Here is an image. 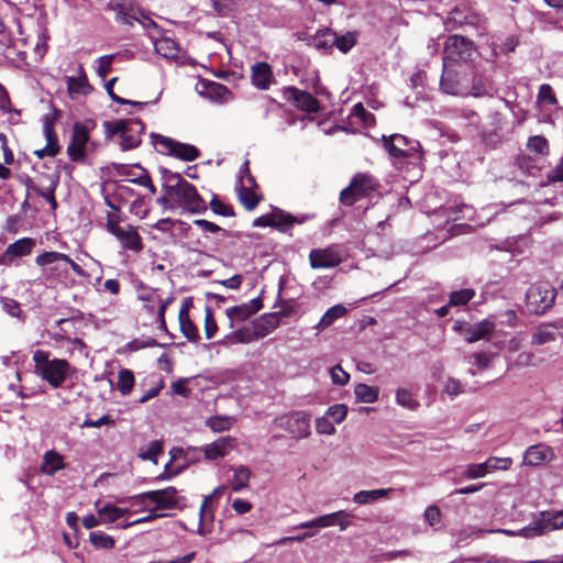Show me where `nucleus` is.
<instances>
[{
  "label": "nucleus",
  "instance_id": "f257e3e1",
  "mask_svg": "<svg viewBox=\"0 0 563 563\" xmlns=\"http://www.w3.org/2000/svg\"><path fill=\"white\" fill-rule=\"evenodd\" d=\"M164 195L157 199V203L164 209H181L188 213H205L208 205L200 196L195 185L187 181L178 173L166 168L162 169Z\"/></svg>",
  "mask_w": 563,
  "mask_h": 563
},
{
  "label": "nucleus",
  "instance_id": "f03ea898",
  "mask_svg": "<svg viewBox=\"0 0 563 563\" xmlns=\"http://www.w3.org/2000/svg\"><path fill=\"white\" fill-rule=\"evenodd\" d=\"M34 373L46 382L52 388H59L76 368L65 358H51V352L36 350L32 356Z\"/></svg>",
  "mask_w": 563,
  "mask_h": 563
},
{
  "label": "nucleus",
  "instance_id": "7ed1b4c3",
  "mask_svg": "<svg viewBox=\"0 0 563 563\" xmlns=\"http://www.w3.org/2000/svg\"><path fill=\"white\" fill-rule=\"evenodd\" d=\"M107 137L119 135L121 150L130 151L142 143V134L145 132V124L141 119H121L103 122Z\"/></svg>",
  "mask_w": 563,
  "mask_h": 563
},
{
  "label": "nucleus",
  "instance_id": "20e7f679",
  "mask_svg": "<svg viewBox=\"0 0 563 563\" xmlns=\"http://www.w3.org/2000/svg\"><path fill=\"white\" fill-rule=\"evenodd\" d=\"M556 295V289L549 282L533 283L526 291V307L531 314L542 316L554 306Z\"/></svg>",
  "mask_w": 563,
  "mask_h": 563
},
{
  "label": "nucleus",
  "instance_id": "39448f33",
  "mask_svg": "<svg viewBox=\"0 0 563 563\" xmlns=\"http://www.w3.org/2000/svg\"><path fill=\"white\" fill-rule=\"evenodd\" d=\"M151 139L156 151L162 155L173 156L184 162H192L200 156V151L195 145L157 133H151Z\"/></svg>",
  "mask_w": 563,
  "mask_h": 563
},
{
  "label": "nucleus",
  "instance_id": "423d86ee",
  "mask_svg": "<svg viewBox=\"0 0 563 563\" xmlns=\"http://www.w3.org/2000/svg\"><path fill=\"white\" fill-rule=\"evenodd\" d=\"M383 146L393 159L420 161L422 158L420 143L401 134L384 135Z\"/></svg>",
  "mask_w": 563,
  "mask_h": 563
},
{
  "label": "nucleus",
  "instance_id": "0eeeda50",
  "mask_svg": "<svg viewBox=\"0 0 563 563\" xmlns=\"http://www.w3.org/2000/svg\"><path fill=\"white\" fill-rule=\"evenodd\" d=\"M378 187L377 180L364 173H357L350 185L340 192V202L344 206H353L358 199L367 197Z\"/></svg>",
  "mask_w": 563,
  "mask_h": 563
},
{
  "label": "nucleus",
  "instance_id": "6e6552de",
  "mask_svg": "<svg viewBox=\"0 0 563 563\" xmlns=\"http://www.w3.org/2000/svg\"><path fill=\"white\" fill-rule=\"evenodd\" d=\"M89 142V128L81 122H75L71 129L70 142L66 150L67 155L73 163H87V150Z\"/></svg>",
  "mask_w": 563,
  "mask_h": 563
},
{
  "label": "nucleus",
  "instance_id": "1a4fd4ad",
  "mask_svg": "<svg viewBox=\"0 0 563 563\" xmlns=\"http://www.w3.org/2000/svg\"><path fill=\"white\" fill-rule=\"evenodd\" d=\"M473 42L462 35H450L443 49V59L449 63L466 62L473 54Z\"/></svg>",
  "mask_w": 563,
  "mask_h": 563
},
{
  "label": "nucleus",
  "instance_id": "9d476101",
  "mask_svg": "<svg viewBox=\"0 0 563 563\" xmlns=\"http://www.w3.org/2000/svg\"><path fill=\"white\" fill-rule=\"evenodd\" d=\"M453 330L463 335L466 342L474 343L490 335L495 330V323L487 319L474 324L456 320L453 324Z\"/></svg>",
  "mask_w": 563,
  "mask_h": 563
},
{
  "label": "nucleus",
  "instance_id": "9b49d317",
  "mask_svg": "<svg viewBox=\"0 0 563 563\" xmlns=\"http://www.w3.org/2000/svg\"><path fill=\"white\" fill-rule=\"evenodd\" d=\"M177 494L178 490L174 486H168L164 489L144 492L134 498L139 499L141 503L148 500L151 504H154L158 510H170L177 507Z\"/></svg>",
  "mask_w": 563,
  "mask_h": 563
},
{
  "label": "nucleus",
  "instance_id": "f8f14e48",
  "mask_svg": "<svg viewBox=\"0 0 563 563\" xmlns=\"http://www.w3.org/2000/svg\"><path fill=\"white\" fill-rule=\"evenodd\" d=\"M283 96L286 101L290 102L300 111L308 113H318L320 111L319 100L308 91L288 86L283 89Z\"/></svg>",
  "mask_w": 563,
  "mask_h": 563
},
{
  "label": "nucleus",
  "instance_id": "ddd939ff",
  "mask_svg": "<svg viewBox=\"0 0 563 563\" xmlns=\"http://www.w3.org/2000/svg\"><path fill=\"white\" fill-rule=\"evenodd\" d=\"M280 426L296 439H305L310 434V416L303 411H295L280 419Z\"/></svg>",
  "mask_w": 563,
  "mask_h": 563
},
{
  "label": "nucleus",
  "instance_id": "4468645a",
  "mask_svg": "<svg viewBox=\"0 0 563 563\" xmlns=\"http://www.w3.org/2000/svg\"><path fill=\"white\" fill-rule=\"evenodd\" d=\"M310 266L314 269L333 268L342 263L340 252L335 246L313 249L309 253Z\"/></svg>",
  "mask_w": 563,
  "mask_h": 563
},
{
  "label": "nucleus",
  "instance_id": "2eb2a0df",
  "mask_svg": "<svg viewBox=\"0 0 563 563\" xmlns=\"http://www.w3.org/2000/svg\"><path fill=\"white\" fill-rule=\"evenodd\" d=\"M263 307L261 297H256L249 302L228 308L225 314L230 321V328L234 327L235 322H243L258 312Z\"/></svg>",
  "mask_w": 563,
  "mask_h": 563
},
{
  "label": "nucleus",
  "instance_id": "dca6fc26",
  "mask_svg": "<svg viewBox=\"0 0 563 563\" xmlns=\"http://www.w3.org/2000/svg\"><path fill=\"white\" fill-rule=\"evenodd\" d=\"M62 254L56 251H46L35 257V264L44 268L46 279L62 280L68 276L67 264L64 261H49L46 263L42 257L47 255Z\"/></svg>",
  "mask_w": 563,
  "mask_h": 563
},
{
  "label": "nucleus",
  "instance_id": "f3484780",
  "mask_svg": "<svg viewBox=\"0 0 563 563\" xmlns=\"http://www.w3.org/2000/svg\"><path fill=\"white\" fill-rule=\"evenodd\" d=\"M120 242L122 249L132 251L134 253H140L143 247V241L141 235L139 234L135 227L132 224H126L122 227L119 231L112 234Z\"/></svg>",
  "mask_w": 563,
  "mask_h": 563
},
{
  "label": "nucleus",
  "instance_id": "a211bd4d",
  "mask_svg": "<svg viewBox=\"0 0 563 563\" xmlns=\"http://www.w3.org/2000/svg\"><path fill=\"white\" fill-rule=\"evenodd\" d=\"M563 528V510L550 512L541 511L540 517L534 522L533 530L536 534L542 536L550 530Z\"/></svg>",
  "mask_w": 563,
  "mask_h": 563
},
{
  "label": "nucleus",
  "instance_id": "6ab92c4d",
  "mask_svg": "<svg viewBox=\"0 0 563 563\" xmlns=\"http://www.w3.org/2000/svg\"><path fill=\"white\" fill-rule=\"evenodd\" d=\"M252 84L261 90H267L275 81L272 67L266 62H256L251 68Z\"/></svg>",
  "mask_w": 563,
  "mask_h": 563
},
{
  "label": "nucleus",
  "instance_id": "aec40b11",
  "mask_svg": "<svg viewBox=\"0 0 563 563\" xmlns=\"http://www.w3.org/2000/svg\"><path fill=\"white\" fill-rule=\"evenodd\" d=\"M43 178L48 180V186L40 188L36 185H34V183L31 179H29L26 183V187L29 189H32L37 196L43 197L49 203L51 208L53 210H56L58 203L55 198V190L58 185L59 178L58 176L47 174H44Z\"/></svg>",
  "mask_w": 563,
  "mask_h": 563
},
{
  "label": "nucleus",
  "instance_id": "412c9836",
  "mask_svg": "<svg viewBox=\"0 0 563 563\" xmlns=\"http://www.w3.org/2000/svg\"><path fill=\"white\" fill-rule=\"evenodd\" d=\"M67 91L70 96L80 95L88 96L92 92L93 87L90 85L86 70L81 64L78 65V76L67 77Z\"/></svg>",
  "mask_w": 563,
  "mask_h": 563
},
{
  "label": "nucleus",
  "instance_id": "4be33fe9",
  "mask_svg": "<svg viewBox=\"0 0 563 563\" xmlns=\"http://www.w3.org/2000/svg\"><path fill=\"white\" fill-rule=\"evenodd\" d=\"M554 453L551 446L539 443L527 449L523 461L527 465L537 466L545 462L548 459H552Z\"/></svg>",
  "mask_w": 563,
  "mask_h": 563
},
{
  "label": "nucleus",
  "instance_id": "5701e85b",
  "mask_svg": "<svg viewBox=\"0 0 563 563\" xmlns=\"http://www.w3.org/2000/svg\"><path fill=\"white\" fill-rule=\"evenodd\" d=\"M234 438L232 437H221L212 443L206 445L203 452L205 457L207 460L213 461L219 457L225 456L230 450L233 448Z\"/></svg>",
  "mask_w": 563,
  "mask_h": 563
},
{
  "label": "nucleus",
  "instance_id": "b1692460",
  "mask_svg": "<svg viewBox=\"0 0 563 563\" xmlns=\"http://www.w3.org/2000/svg\"><path fill=\"white\" fill-rule=\"evenodd\" d=\"M65 467L66 464L64 456L55 450H49L43 455V463L40 467V472L44 475L53 476Z\"/></svg>",
  "mask_w": 563,
  "mask_h": 563
},
{
  "label": "nucleus",
  "instance_id": "393cba45",
  "mask_svg": "<svg viewBox=\"0 0 563 563\" xmlns=\"http://www.w3.org/2000/svg\"><path fill=\"white\" fill-rule=\"evenodd\" d=\"M494 82L489 76L475 73L472 79L471 95L475 98L492 97Z\"/></svg>",
  "mask_w": 563,
  "mask_h": 563
},
{
  "label": "nucleus",
  "instance_id": "a878e982",
  "mask_svg": "<svg viewBox=\"0 0 563 563\" xmlns=\"http://www.w3.org/2000/svg\"><path fill=\"white\" fill-rule=\"evenodd\" d=\"M35 240L32 238H22L5 249V257H9V262H13L16 257H23L31 254L35 246Z\"/></svg>",
  "mask_w": 563,
  "mask_h": 563
},
{
  "label": "nucleus",
  "instance_id": "bb28decb",
  "mask_svg": "<svg viewBox=\"0 0 563 563\" xmlns=\"http://www.w3.org/2000/svg\"><path fill=\"white\" fill-rule=\"evenodd\" d=\"M108 9L115 13V21L122 24H132V4L130 0H109Z\"/></svg>",
  "mask_w": 563,
  "mask_h": 563
},
{
  "label": "nucleus",
  "instance_id": "cd10ccee",
  "mask_svg": "<svg viewBox=\"0 0 563 563\" xmlns=\"http://www.w3.org/2000/svg\"><path fill=\"white\" fill-rule=\"evenodd\" d=\"M353 516L344 510H339L332 514L318 517L319 527L325 528L338 525L340 530H345L351 525Z\"/></svg>",
  "mask_w": 563,
  "mask_h": 563
},
{
  "label": "nucleus",
  "instance_id": "c85d7f7f",
  "mask_svg": "<svg viewBox=\"0 0 563 563\" xmlns=\"http://www.w3.org/2000/svg\"><path fill=\"white\" fill-rule=\"evenodd\" d=\"M335 43V32L331 29L319 30L314 36L311 37V43L314 48L325 53L331 52Z\"/></svg>",
  "mask_w": 563,
  "mask_h": 563
},
{
  "label": "nucleus",
  "instance_id": "c756f323",
  "mask_svg": "<svg viewBox=\"0 0 563 563\" xmlns=\"http://www.w3.org/2000/svg\"><path fill=\"white\" fill-rule=\"evenodd\" d=\"M155 51L161 56L167 59L178 58L180 53V47L176 41L170 37H161L154 44Z\"/></svg>",
  "mask_w": 563,
  "mask_h": 563
},
{
  "label": "nucleus",
  "instance_id": "7c9ffc66",
  "mask_svg": "<svg viewBox=\"0 0 563 563\" xmlns=\"http://www.w3.org/2000/svg\"><path fill=\"white\" fill-rule=\"evenodd\" d=\"M274 216V222L273 224L274 229H277L280 232H287L290 230L296 223H302L303 219H298L297 217L287 213L280 209H276L273 211Z\"/></svg>",
  "mask_w": 563,
  "mask_h": 563
},
{
  "label": "nucleus",
  "instance_id": "2f4dec72",
  "mask_svg": "<svg viewBox=\"0 0 563 563\" xmlns=\"http://www.w3.org/2000/svg\"><path fill=\"white\" fill-rule=\"evenodd\" d=\"M354 394L358 401L365 404H373L378 400L379 388L360 383L354 387Z\"/></svg>",
  "mask_w": 563,
  "mask_h": 563
},
{
  "label": "nucleus",
  "instance_id": "473e14b6",
  "mask_svg": "<svg viewBox=\"0 0 563 563\" xmlns=\"http://www.w3.org/2000/svg\"><path fill=\"white\" fill-rule=\"evenodd\" d=\"M555 331L553 329L552 323H542L533 333L531 343L534 345H543L555 341Z\"/></svg>",
  "mask_w": 563,
  "mask_h": 563
},
{
  "label": "nucleus",
  "instance_id": "72a5a7b5",
  "mask_svg": "<svg viewBox=\"0 0 563 563\" xmlns=\"http://www.w3.org/2000/svg\"><path fill=\"white\" fill-rule=\"evenodd\" d=\"M451 19L455 23H459L460 25H472V26H479L481 23L484 21L483 16H481L479 14L474 13V12L464 13V11L461 10L460 8H455L451 12Z\"/></svg>",
  "mask_w": 563,
  "mask_h": 563
},
{
  "label": "nucleus",
  "instance_id": "f704fd0d",
  "mask_svg": "<svg viewBox=\"0 0 563 563\" xmlns=\"http://www.w3.org/2000/svg\"><path fill=\"white\" fill-rule=\"evenodd\" d=\"M391 492V488H379L373 490H360L353 497V501L360 505L385 498Z\"/></svg>",
  "mask_w": 563,
  "mask_h": 563
},
{
  "label": "nucleus",
  "instance_id": "c9c22d12",
  "mask_svg": "<svg viewBox=\"0 0 563 563\" xmlns=\"http://www.w3.org/2000/svg\"><path fill=\"white\" fill-rule=\"evenodd\" d=\"M135 384V377L131 369L121 368L118 373L117 388L121 395L126 396L131 394Z\"/></svg>",
  "mask_w": 563,
  "mask_h": 563
},
{
  "label": "nucleus",
  "instance_id": "e433bc0d",
  "mask_svg": "<svg viewBox=\"0 0 563 563\" xmlns=\"http://www.w3.org/2000/svg\"><path fill=\"white\" fill-rule=\"evenodd\" d=\"M128 512L129 509L119 508L112 505H104L102 508L98 510L101 520L108 523L115 522Z\"/></svg>",
  "mask_w": 563,
  "mask_h": 563
},
{
  "label": "nucleus",
  "instance_id": "4c0bfd02",
  "mask_svg": "<svg viewBox=\"0 0 563 563\" xmlns=\"http://www.w3.org/2000/svg\"><path fill=\"white\" fill-rule=\"evenodd\" d=\"M251 471L246 466H239L234 470V476L232 479V490L240 492L249 486V479Z\"/></svg>",
  "mask_w": 563,
  "mask_h": 563
},
{
  "label": "nucleus",
  "instance_id": "58836bf2",
  "mask_svg": "<svg viewBox=\"0 0 563 563\" xmlns=\"http://www.w3.org/2000/svg\"><path fill=\"white\" fill-rule=\"evenodd\" d=\"M163 451V442L155 440L151 441L145 448H142L139 452V457L144 461H152L157 463V456Z\"/></svg>",
  "mask_w": 563,
  "mask_h": 563
},
{
  "label": "nucleus",
  "instance_id": "ea45409f",
  "mask_svg": "<svg viewBox=\"0 0 563 563\" xmlns=\"http://www.w3.org/2000/svg\"><path fill=\"white\" fill-rule=\"evenodd\" d=\"M475 297V290L472 288H463L452 291L449 302L452 307L465 306Z\"/></svg>",
  "mask_w": 563,
  "mask_h": 563
},
{
  "label": "nucleus",
  "instance_id": "a19ab883",
  "mask_svg": "<svg viewBox=\"0 0 563 563\" xmlns=\"http://www.w3.org/2000/svg\"><path fill=\"white\" fill-rule=\"evenodd\" d=\"M396 402L409 410H417L420 406L419 401L413 398V395L407 388H398L396 391Z\"/></svg>",
  "mask_w": 563,
  "mask_h": 563
},
{
  "label": "nucleus",
  "instance_id": "79ce46f5",
  "mask_svg": "<svg viewBox=\"0 0 563 563\" xmlns=\"http://www.w3.org/2000/svg\"><path fill=\"white\" fill-rule=\"evenodd\" d=\"M277 314H280V312H276L274 316H268L266 323L260 321H254L252 323V330L254 331V334H256V340L266 336L276 328L277 321L273 322L271 320L276 319Z\"/></svg>",
  "mask_w": 563,
  "mask_h": 563
},
{
  "label": "nucleus",
  "instance_id": "37998d69",
  "mask_svg": "<svg viewBox=\"0 0 563 563\" xmlns=\"http://www.w3.org/2000/svg\"><path fill=\"white\" fill-rule=\"evenodd\" d=\"M346 313V308L342 305H335L329 308L322 316L319 325L321 328L330 327L336 319L343 317Z\"/></svg>",
  "mask_w": 563,
  "mask_h": 563
},
{
  "label": "nucleus",
  "instance_id": "c03bdc74",
  "mask_svg": "<svg viewBox=\"0 0 563 563\" xmlns=\"http://www.w3.org/2000/svg\"><path fill=\"white\" fill-rule=\"evenodd\" d=\"M42 258L46 261V263L49 261H64L67 264V272L70 268L77 276H86L85 269L67 254H53Z\"/></svg>",
  "mask_w": 563,
  "mask_h": 563
},
{
  "label": "nucleus",
  "instance_id": "a18cd8bd",
  "mask_svg": "<svg viewBox=\"0 0 563 563\" xmlns=\"http://www.w3.org/2000/svg\"><path fill=\"white\" fill-rule=\"evenodd\" d=\"M90 542L92 545L97 549H112L115 544L114 539L102 532V531H95L89 534Z\"/></svg>",
  "mask_w": 563,
  "mask_h": 563
},
{
  "label": "nucleus",
  "instance_id": "49530a36",
  "mask_svg": "<svg viewBox=\"0 0 563 563\" xmlns=\"http://www.w3.org/2000/svg\"><path fill=\"white\" fill-rule=\"evenodd\" d=\"M528 148L538 155H548L550 151L548 140L542 135H534L529 137L527 143Z\"/></svg>",
  "mask_w": 563,
  "mask_h": 563
},
{
  "label": "nucleus",
  "instance_id": "de8ad7c7",
  "mask_svg": "<svg viewBox=\"0 0 563 563\" xmlns=\"http://www.w3.org/2000/svg\"><path fill=\"white\" fill-rule=\"evenodd\" d=\"M357 37L355 32H347L343 35L335 33L334 46L341 52L346 54L356 44Z\"/></svg>",
  "mask_w": 563,
  "mask_h": 563
},
{
  "label": "nucleus",
  "instance_id": "09e8293b",
  "mask_svg": "<svg viewBox=\"0 0 563 563\" xmlns=\"http://www.w3.org/2000/svg\"><path fill=\"white\" fill-rule=\"evenodd\" d=\"M241 203L249 211L254 210L261 201V198L251 188L243 187L239 195Z\"/></svg>",
  "mask_w": 563,
  "mask_h": 563
},
{
  "label": "nucleus",
  "instance_id": "8fccbe9b",
  "mask_svg": "<svg viewBox=\"0 0 563 563\" xmlns=\"http://www.w3.org/2000/svg\"><path fill=\"white\" fill-rule=\"evenodd\" d=\"M178 319L181 333L188 339V341L194 343L198 342L200 336L198 333V329L196 324L191 321V319L189 317Z\"/></svg>",
  "mask_w": 563,
  "mask_h": 563
},
{
  "label": "nucleus",
  "instance_id": "3c124183",
  "mask_svg": "<svg viewBox=\"0 0 563 563\" xmlns=\"http://www.w3.org/2000/svg\"><path fill=\"white\" fill-rule=\"evenodd\" d=\"M210 209L213 213L223 216V217H234L235 212L232 206L225 205L223 201L219 199L218 196H213L210 201Z\"/></svg>",
  "mask_w": 563,
  "mask_h": 563
},
{
  "label": "nucleus",
  "instance_id": "603ef678",
  "mask_svg": "<svg viewBox=\"0 0 563 563\" xmlns=\"http://www.w3.org/2000/svg\"><path fill=\"white\" fill-rule=\"evenodd\" d=\"M488 473L489 472L485 461L484 463L468 464L463 472V477L467 479L482 478Z\"/></svg>",
  "mask_w": 563,
  "mask_h": 563
},
{
  "label": "nucleus",
  "instance_id": "864d4df0",
  "mask_svg": "<svg viewBox=\"0 0 563 563\" xmlns=\"http://www.w3.org/2000/svg\"><path fill=\"white\" fill-rule=\"evenodd\" d=\"M44 135L46 139V153H48L49 157H55L62 148L57 133L48 129L47 132H44Z\"/></svg>",
  "mask_w": 563,
  "mask_h": 563
},
{
  "label": "nucleus",
  "instance_id": "5fc2aeb1",
  "mask_svg": "<svg viewBox=\"0 0 563 563\" xmlns=\"http://www.w3.org/2000/svg\"><path fill=\"white\" fill-rule=\"evenodd\" d=\"M206 424L213 432H223L229 430L232 423L229 417L213 416L207 420Z\"/></svg>",
  "mask_w": 563,
  "mask_h": 563
},
{
  "label": "nucleus",
  "instance_id": "6e6d98bb",
  "mask_svg": "<svg viewBox=\"0 0 563 563\" xmlns=\"http://www.w3.org/2000/svg\"><path fill=\"white\" fill-rule=\"evenodd\" d=\"M232 340L236 343H250L256 340V334H254V331L252 328L244 325L240 329H238L231 336Z\"/></svg>",
  "mask_w": 563,
  "mask_h": 563
},
{
  "label": "nucleus",
  "instance_id": "4d7b16f0",
  "mask_svg": "<svg viewBox=\"0 0 563 563\" xmlns=\"http://www.w3.org/2000/svg\"><path fill=\"white\" fill-rule=\"evenodd\" d=\"M512 464V460L510 457H498V456H490L486 460V465L488 468V472L496 470L506 471L509 470Z\"/></svg>",
  "mask_w": 563,
  "mask_h": 563
},
{
  "label": "nucleus",
  "instance_id": "13d9d810",
  "mask_svg": "<svg viewBox=\"0 0 563 563\" xmlns=\"http://www.w3.org/2000/svg\"><path fill=\"white\" fill-rule=\"evenodd\" d=\"M117 54L103 55L99 58L97 74L101 79H104L112 70V62Z\"/></svg>",
  "mask_w": 563,
  "mask_h": 563
},
{
  "label": "nucleus",
  "instance_id": "bf43d9fd",
  "mask_svg": "<svg viewBox=\"0 0 563 563\" xmlns=\"http://www.w3.org/2000/svg\"><path fill=\"white\" fill-rule=\"evenodd\" d=\"M0 301L2 302L3 310L8 314H10L11 317L21 318L22 309L16 300L12 298L1 297Z\"/></svg>",
  "mask_w": 563,
  "mask_h": 563
},
{
  "label": "nucleus",
  "instance_id": "052dcab7",
  "mask_svg": "<svg viewBox=\"0 0 563 563\" xmlns=\"http://www.w3.org/2000/svg\"><path fill=\"white\" fill-rule=\"evenodd\" d=\"M206 314H205V334H206V338L207 339H211L217 330H218V325H217V321L213 317V312L211 310L210 307H206Z\"/></svg>",
  "mask_w": 563,
  "mask_h": 563
},
{
  "label": "nucleus",
  "instance_id": "680f3d73",
  "mask_svg": "<svg viewBox=\"0 0 563 563\" xmlns=\"http://www.w3.org/2000/svg\"><path fill=\"white\" fill-rule=\"evenodd\" d=\"M482 141L488 148H496L503 141V136L498 130L485 131L482 134Z\"/></svg>",
  "mask_w": 563,
  "mask_h": 563
},
{
  "label": "nucleus",
  "instance_id": "e2e57ef3",
  "mask_svg": "<svg viewBox=\"0 0 563 563\" xmlns=\"http://www.w3.org/2000/svg\"><path fill=\"white\" fill-rule=\"evenodd\" d=\"M538 100L548 104L554 106L558 103V99L554 95L552 87L549 84H543L539 88Z\"/></svg>",
  "mask_w": 563,
  "mask_h": 563
},
{
  "label": "nucleus",
  "instance_id": "0e129e2a",
  "mask_svg": "<svg viewBox=\"0 0 563 563\" xmlns=\"http://www.w3.org/2000/svg\"><path fill=\"white\" fill-rule=\"evenodd\" d=\"M174 301V297H167L165 299H158V310H157V322L159 329L166 331L167 325L165 321V312L168 306Z\"/></svg>",
  "mask_w": 563,
  "mask_h": 563
},
{
  "label": "nucleus",
  "instance_id": "69168bd1",
  "mask_svg": "<svg viewBox=\"0 0 563 563\" xmlns=\"http://www.w3.org/2000/svg\"><path fill=\"white\" fill-rule=\"evenodd\" d=\"M206 88L208 89L209 96L216 99H222L230 93L229 88L219 82L209 81Z\"/></svg>",
  "mask_w": 563,
  "mask_h": 563
},
{
  "label": "nucleus",
  "instance_id": "338daca9",
  "mask_svg": "<svg viewBox=\"0 0 563 563\" xmlns=\"http://www.w3.org/2000/svg\"><path fill=\"white\" fill-rule=\"evenodd\" d=\"M330 373L331 379L335 385L344 386L350 379V375L340 365L333 366Z\"/></svg>",
  "mask_w": 563,
  "mask_h": 563
},
{
  "label": "nucleus",
  "instance_id": "774afa93",
  "mask_svg": "<svg viewBox=\"0 0 563 563\" xmlns=\"http://www.w3.org/2000/svg\"><path fill=\"white\" fill-rule=\"evenodd\" d=\"M107 223L106 228L107 231L111 234L119 231L122 227L120 225V222L122 221L121 218V211L120 212H108L106 217Z\"/></svg>",
  "mask_w": 563,
  "mask_h": 563
}]
</instances>
